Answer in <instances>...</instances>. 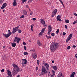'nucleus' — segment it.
Here are the masks:
<instances>
[{
	"mask_svg": "<svg viewBox=\"0 0 77 77\" xmlns=\"http://www.w3.org/2000/svg\"><path fill=\"white\" fill-rule=\"evenodd\" d=\"M4 1V0H0V4H2Z\"/></svg>",
	"mask_w": 77,
	"mask_h": 77,
	"instance_id": "nucleus-27",
	"label": "nucleus"
},
{
	"mask_svg": "<svg viewBox=\"0 0 77 77\" xmlns=\"http://www.w3.org/2000/svg\"><path fill=\"white\" fill-rule=\"evenodd\" d=\"M2 35H3L4 36H5V34L3 33Z\"/></svg>",
	"mask_w": 77,
	"mask_h": 77,
	"instance_id": "nucleus-60",
	"label": "nucleus"
},
{
	"mask_svg": "<svg viewBox=\"0 0 77 77\" xmlns=\"http://www.w3.org/2000/svg\"><path fill=\"white\" fill-rule=\"evenodd\" d=\"M13 66L15 69L13 70V75H15V74L17 73L18 72H19L20 69L19 68L18 66L15 65V64H13Z\"/></svg>",
	"mask_w": 77,
	"mask_h": 77,
	"instance_id": "nucleus-2",
	"label": "nucleus"
},
{
	"mask_svg": "<svg viewBox=\"0 0 77 77\" xmlns=\"http://www.w3.org/2000/svg\"><path fill=\"white\" fill-rule=\"evenodd\" d=\"M11 45L13 47H15L16 46V44L15 43H11Z\"/></svg>",
	"mask_w": 77,
	"mask_h": 77,
	"instance_id": "nucleus-17",
	"label": "nucleus"
},
{
	"mask_svg": "<svg viewBox=\"0 0 77 77\" xmlns=\"http://www.w3.org/2000/svg\"><path fill=\"white\" fill-rule=\"evenodd\" d=\"M7 72L9 76V77H12V74H11V71H10V70H9V69H8L7 70Z\"/></svg>",
	"mask_w": 77,
	"mask_h": 77,
	"instance_id": "nucleus-13",
	"label": "nucleus"
},
{
	"mask_svg": "<svg viewBox=\"0 0 77 77\" xmlns=\"http://www.w3.org/2000/svg\"><path fill=\"white\" fill-rule=\"evenodd\" d=\"M75 57L76 58H77V54H76L75 55Z\"/></svg>",
	"mask_w": 77,
	"mask_h": 77,
	"instance_id": "nucleus-59",
	"label": "nucleus"
},
{
	"mask_svg": "<svg viewBox=\"0 0 77 77\" xmlns=\"http://www.w3.org/2000/svg\"><path fill=\"white\" fill-rule=\"evenodd\" d=\"M33 25H32L31 26V29H33Z\"/></svg>",
	"mask_w": 77,
	"mask_h": 77,
	"instance_id": "nucleus-48",
	"label": "nucleus"
},
{
	"mask_svg": "<svg viewBox=\"0 0 77 77\" xmlns=\"http://www.w3.org/2000/svg\"><path fill=\"white\" fill-rule=\"evenodd\" d=\"M72 34H70L68 36V38L71 39V38H72Z\"/></svg>",
	"mask_w": 77,
	"mask_h": 77,
	"instance_id": "nucleus-23",
	"label": "nucleus"
},
{
	"mask_svg": "<svg viewBox=\"0 0 77 77\" xmlns=\"http://www.w3.org/2000/svg\"><path fill=\"white\" fill-rule=\"evenodd\" d=\"M38 44L39 46H42V45L41 44V42L39 40H38Z\"/></svg>",
	"mask_w": 77,
	"mask_h": 77,
	"instance_id": "nucleus-19",
	"label": "nucleus"
},
{
	"mask_svg": "<svg viewBox=\"0 0 77 77\" xmlns=\"http://www.w3.org/2000/svg\"><path fill=\"white\" fill-rule=\"evenodd\" d=\"M32 20H33V21H36V19L35 18H32Z\"/></svg>",
	"mask_w": 77,
	"mask_h": 77,
	"instance_id": "nucleus-41",
	"label": "nucleus"
},
{
	"mask_svg": "<svg viewBox=\"0 0 77 77\" xmlns=\"http://www.w3.org/2000/svg\"><path fill=\"white\" fill-rule=\"evenodd\" d=\"M1 71L2 72H3L5 71V69H2V70H1Z\"/></svg>",
	"mask_w": 77,
	"mask_h": 77,
	"instance_id": "nucleus-34",
	"label": "nucleus"
},
{
	"mask_svg": "<svg viewBox=\"0 0 77 77\" xmlns=\"http://www.w3.org/2000/svg\"><path fill=\"white\" fill-rule=\"evenodd\" d=\"M22 60L23 61L22 63V66H24V64L26 65V64H27V60L26 59H23Z\"/></svg>",
	"mask_w": 77,
	"mask_h": 77,
	"instance_id": "nucleus-4",
	"label": "nucleus"
},
{
	"mask_svg": "<svg viewBox=\"0 0 77 77\" xmlns=\"http://www.w3.org/2000/svg\"><path fill=\"white\" fill-rule=\"evenodd\" d=\"M36 71L38 69V66L36 67Z\"/></svg>",
	"mask_w": 77,
	"mask_h": 77,
	"instance_id": "nucleus-50",
	"label": "nucleus"
},
{
	"mask_svg": "<svg viewBox=\"0 0 77 77\" xmlns=\"http://www.w3.org/2000/svg\"><path fill=\"white\" fill-rule=\"evenodd\" d=\"M19 26H18L15 27L13 29L12 32V33H13V34H14V33H15L16 32L18 31V30H19L18 29L19 28Z\"/></svg>",
	"mask_w": 77,
	"mask_h": 77,
	"instance_id": "nucleus-3",
	"label": "nucleus"
},
{
	"mask_svg": "<svg viewBox=\"0 0 77 77\" xmlns=\"http://www.w3.org/2000/svg\"><path fill=\"white\" fill-rule=\"evenodd\" d=\"M33 28H31V30L32 31V32H33Z\"/></svg>",
	"mask_w": 77,
	"mask_h": 77,
	"instance_id": "nucleus-58",
	"label": "nucleus"
},
{
	"mask_svg": "<svg viewBox=\"0 0 77 77\" xmlns=\"http://www.w3.org/2000/svg\"><path fill=\"white\" fill-rule=\"evenodd\" d=\"M26 8H29V6H28V5H26Z\"/></svg>",
	"mask_w": 77,
	"mask_h": 77,
	"instance_id": "nucleus-57",
	"label": "nucleus"
},
{
	"mask_svg": "<svg viewBox=\"0 0 77 77\" xmlns=\"http://www.w3.org/2000/svg\"><path fill=\"white\" fill-rule=\"evenodd\" d=\"M54 75H51V77H54Z\"/></svg>",
	"mask_w": 77,
	"mask_h": 77,
	"instance_id": "nucleus-52",
	"label": "nucleus"
},
{
	"mask_svg": "<svg viewBox=\"0 0 77 77\" xmlns=\"http://www.w3.org/2000/svg\"><path fill=\"white\" fill-rule=\"evenodd\" d=\"M16 41L17 43H19V40H18V39H16Z\"/></svg>",
	"mask_w": 77,
	"mask_h": 77,
	"instance_id": "nucleus-40",
	"label": "nucleus"
},
{
	"mask_svg": "<svg viewBox=\"0 0 77 77\" xmlns=\"http://www.w3.org/2000/svg\"><path fill=\"white\" fill-rule=\"evenodd\" d=\"M77 21L76 20L73 22V24H75V23H77Z\"/></svg>",
	"mask_w": 77,
	"mask_h": 77,
	"instance_id": "nucleus-37",
	"label": "nucleus"
},
{
	"mask_svg": "<svg viewBox=\"0 0 77 77\" xmlns=\"http://www.w3.org/2000/svg\"><path fill=\"white\" fill-rule=\"evenodd\" d=\"M11 35H12V34H10V33H8V34H5V38H9V36H11Z\"/></svg>",
	"mask_w": 77,
	"mask_h": 77,
	"instance_id": "nucleus-14",
	"label": "nucleus"
},
{
	"mask_svg": "<svg viewBox=\"0 0 77 77\" xmlns=\"http://www.w3.org/2000/svg\"><path fill=\"white\" fill-rule=\"evenodd\" d=\"M51 31V25H49L48 27V34L50 35V32Z\"/></svg>",
	"mask_w": 77,
	"mask_h": 77,
	"instance_id": "nucleus-5",
	"label": "nucleus"
},
{
	"mask_svg": "<svg viewBox=\"0 0 77 77\" xmlns=\"http://www.w3.org/2000/svg\"><path fill=\"white\" fill-rule=\"evenodd\" d=\"M57 10L56 9H54V11H53L52 14V17H54V15H55L57 13ZM53 12L54 13V14L53 13Z\"/></svg>",
	"mask_w": 77,
	"mask_h": 77,
	"instance_id": "nucleus-7",
	"label": "nucleus"
},
{
	"mask_svg": "<svg viewBox=\"0 0 77 77\" xmlns=\"http://www.w3.org/2000/svg\"><path fill=\"white\" fill-rule=\"evenodd\" d=\"M18 39V37H16L15 38V39Z\"/></svg>",
	"mask_w": 77,
	"mask_h": 77,
	"instance_id": "nucleus-54",
	"label": "nucleus"
},
{
	"mask_svg": "<svg viewBox=\"0 0 77 77\" xmlns=\"http://www.w3.org/2000/svg\"><path fill=\"white\" fill-rule=\"evenodd\" d=\"M41 20V23H42H42H43V22L44 21V20H43V19H40Z\"/></svg>",
	"mask_w": 77,
	"mask_h": 77,
	"instance_id": "nucleus-30",
	"label": "nucleus"
},
{
	"mask_svg": "<svg viewBox=\"0 0 77 77\" xmlns=\"http://www.w3.org/2000/svg\"><path fill=\"white\" fill-rule=\"evenodd\" d=\"M62 73L61 72H60L58 75V77H64V76H62Z\"/></svg>",
	"mask_w": 77,
	"mask_h": 77,
	"instance_id": "nucleus-16",
	"label": "nucleus"
},
{
	"mask_svg": "<svg viewBox=\"0 0 77 77\" xmlns=\"http://www.w3.org/2000/svg\"><path fill=\"white\" fill-rule=\"evenodd\" d=\"M71 48V47L70 46H68L67 47V49H68V50H69Z\"/></svg>",
	"mask_w": 77,
	"mask_h": 77,
	"instance_id": "nucleus-33",
	"label": "nucleus"
},
{
	"mask_svg": "<svg viewBox=\"0 0 77 77\" xmlns=\"http://www.w3.org/2000/svg\"><path fill=\"white\" fill-rule=\"evenodd\" d=\"M32 1H33V0H30V1H28V2H32Z\"/></svg>",
	"mask_w": 77,
	"mask_h": 77,
	"instance_id": "nucleus-56",
	"label": "nucleus"
},
{
	"mask_svg": "<svg viewBox=\"0 0 77 77\" xmlns=\"http://www.w3.org/2000/svg\"><path fill=\"white\" fill-rule=\"evenodd\" d=\"M46 38H47L48 39H50V38H51V37L50 36H48L47 35H46Z\"/></svg>",
	"mask_w": 77,
	"mask_h": 77,
	"instance_id": "nucleus-24",
	"label": "nucleus"
},
{
	"mask_svg": "<svg viewBox=\"0 0 77 77\" xmlns=\"http://www.w3.org/2000/svg\"><path fill=\"white\" fill-rule=\"evenodd\" d=\"M20 41L21 40V38H17Z\"/></svg>",
	"mask_w": 77,
	"mask_h": 77,
	"instance_id": "nucleus-55",
	"label": "nucleus"
},
{
	"mask_svg": "<svg viewBox=\"0 0 77 77\" xmlns=\"http://www.w3.org/2000/svg\"><path fill=\"white\" fill-rule=\"evenodd\" d=\"M71 40L70 38H67L66 40V42H68V41H69V40Z\"/></svg>",
	"mask_w": 77,
	"mask_h": 77,
	"instance_id": "nucleus-28",
	"label": "nucleus"
},
{
	"mask_svg": "<svg viewBox=\"0 0 77 77\" xmlns=\"http://www.w3.org/2000/svg\"><path fill=\"white\" fill-rule=\"evenodd\" d=\"M42 72H44V74H46L47 73V70L45 69V68L44 66H42Z\"/></svg>",
	"mask_w": 77,
	"mask_h": 77,
	"instance_id": "nucleus-6",
	"label": "nucleus"
},
{
	"mask_svg": "<svg viewBox=\"0 0 77 77\" xmlns=\"http://www.w3.org/2000/svg\"><path fill=\"white\" fill-rule=\"evenodd\" d=\"M23 45H26V44H26V42H23Z\"/></svg>",
	"mask_w": 77,
	"mask_h": 77,
	"instance_id": "nucleus-44",
	"label": "nucleus"
},
{
	"mask_svg": "<svg viewBox=\"0 0 77 77\" xmlns=\"http://www.w3.org/2000/svg\"><path fill=\"white\" fill-rule=\"evenodd\" d=\"M24 55H27L28 54V53L27 52H25L23 53Z\"/></svg>",
	"mask_w": 77,
	"mask_h": 77,
	"instance_id": "nucleus-29",
	"label": "nucleus"
},
{
	"mask_svg": "<svg viewBox=\"0 0 77 77\" xmlns=\"http://www.w3.org/2000/svg\"><path fill=\"white\" fill-rule=\"evenodd\" d=\"M14 42H16V40L15 39H14Z\"/></svg>",
	"mask_w": 77,
	"mask_h": 77,
	"instance_id": "nucleus-63",
	"label": "nucleus"
},
{
	"mask_svg": "<svg viewBox=\"0 0 77 77\" xmlns=\"http://www.w3.org/2000/svg\"><path fill=\"white\" fill-rule=\"evenodd\" d=\"M18 33H21V30H19Z\"/></svg>",
	"mask_w": 77,
	"mask_h": 77,
	"instance_id": "nucleus-46",
	"label": "nucleus"
},
{
	"mask_svg": "<svg viewBox=\"0 0 77 77\" xmlns=\"http://www.w3.org/2000/svg\"><path fill=\"white\" fill-rule=\"evenodd\" d=\"M14 6H17V2L16 0H14V2L13 3Z\"/></svg>",
	"mask_w": 77,
	"mask_h": 77,
	"instance_id": "nucleus-15",
	"label": "nucleus"
},
{
	"mask_svg": "<svg viewBox=\"0 0 77 77\" xmlns=\"http://www.w3.org/2000/svg\"><path fill=\"white\" fill-rule=\"evenodd\" d=\"M37 63L38 64H39V60H37Z\"/></svg>",
	"mask_w": 77,
	"mask_h": 77,
	"instance_id": "nucleus-35",
	"label": "nucleus"
},
{
	"mask_svg": "<svg viewBox=\"0 0 77 77\" xmlns=\"http://www.w3.org/2000/svg\"><path fill=\"white\" fill-rule=\"evenodd\" d=\"M6 6H7V4L6 3H5L2 6V7L1 8V9H4L5 8H6Z\"/></svg>",
	"mask_w": 77,
	"mask_h": 77,
	"instance_id": "nucleus-12",
	"label": "nucleus"
},
{
	"mask_svg": "<svg viewBox=\"0 0 77 77\" xmlns=\"http://www.w3.org/2000/svg\"><path fill=\"white\" fill-rule=\"evenodd\" d=\"M24 18V15H22L20 17V18Z\"/></svg>",
	"mask_w": 77,
	"mask_h": 77,
	"instance_id": "nucleus-38",
	"label": "nucleus"
},
{
	"mask_svg": "<svg viewBox=\"0 0 77 77\" xmlns=\"http://www.w3.org/2000/svg\"><path fill=\"white\" fill-rule=\"evenodd\" d=\"M65 27L66 28V29H67V26L66 25H65Z\"/></svg>",
	"mask_w": 77,
	"mask_h": 77,
	"instance_id": "nucleus-51",
	"label": "nucleus"
},
{
	"mask_svg": "<svg viewBox=\"0 0 77 77\" xmlns=\"http://www.w3.org/2000/svg\"><path fill=\"white\" fill-rule=\"evenodd\" d=\"M30 12V15H32V14H33V12H32V11H31Z\"/></svg>",
	"mask_w": 77,
	"mask_h": 77,
	"instance_id": "nucleus-42",
	"label": "nucleus"
},
{
	"mask_svg": "<svg viewBox=\"0 0 77 77\" xmlns=\"http://www.w3.org/2000/svg\"><path fill=\"white\" fill-rule=\"evenodd\" d=\"M17 77H20V75H18L17 76Z\"/></svg>",
	"mask_w": 77,
	"mask_h": 77,
	"instance_id": "nucleus-64",
	"label": "nucleus"
},
{
	"mask_svg": "<svg viewBox=\"0 0 77 77\" xmlns=\"http://www.w3.org/2000/svg\"><path fill=\"white\" fill-rule=\"evenodd\" d=\"M56 32V33L57 34V33H59V29H57V31Z\"/></svg>",
	"mask_w": 77,
	"mask_h": 77,
	"instance_id": "nucleus-32",
	"label": "nucleus"
},
{
	"mask_svg": "<svg viewBox=\"0 0 77 77\" xmlns=\"http://www.w3.org/2000/svg\"><path fill=\"white\" fill-rule=\"evenodd\" d=\"M32 57L33 59H36L38 57V56L37 55L36 53H35L32 54Z\"/></svg>",
	"mask_w": 77,
	"mask_h": 77,
	"instance_id": "nucleus-10",
	"label": "nucleus"
},
{
	"mask_svg": "<svg viewBox=\"0 0 77 77\" xmlns=\"http://www.w3.org/2000/svg\"><path fill=\"white\" fill-rule=\"evenodd\" d=\"M52 68H53V69H54V70H55V71H56V70L57 69V67L55 66H52Z\"/></svg>",
	"mask_w": 77,
	"mask_h": 77,
	"instance_id": "nucleus-22",
	"label": "nucleus"
},
{
	"mask_svg": "<svg viewBox=\"0 0 77 77\" xmlns=\"http://www.w3.org/2000/svg\"><path fill=\"white\" fill-rule=\"evenodd\" d=\"M45 66L46 69L48 71H49V69H50V66H49V65H48V63H45Z\"/></svg>",
	"mask_w": 77,
	"mask_h": 77,
	"instance_id": "nucleus-8",
	"label": "nucleus"
},
{
	"mask_svg": "<svg viewBox=\"0 0 77 77\" xmlns=\"http://www.w3.org/2000/svg\"><path fill=\"white\" fill-rule=\"evenodd\" d=\"M22 1V3H24V2H26V1H27V0H20Z\"/></svg>",
	"mask_w": 77,
	"mask_h": 77,
	"instance_id": "nucleus-26",
	"label": "nucleus"
},
{
	"mask_svg": "<svg viewBox=\"0 0 77 77\" xmlns=\"http://www.w3.org/2000/svg\"><path fill=\"white\" fill-rule=\"evenodd\" d=\"M24 50H27V48L26 47V46H24Z\"/></svg>",
	"mask_w": 77,
	"mask_h": 77,
	"instance_id": "nucleus-36",
	"label": "nucleus"
},
{
	"mask_svg": "<svg viewBox=\"0 0 77 77\" xmlns=\"http://www.w3.org/2000/svg\"><path fill=\"white\" fill-rule=\"evenodd\" d=\"M75 74V72H72L71 75H70V77H74V75Z\"/></svg>",
	"mask_w": 77,
	"mask_h": 77,
	"instance_id": "nucleus-21",
	"label": "nucleus"
},
{
	"mask_svg": "<svg viewBox=\"0 0 77 77\" xmlns=\"http://www.w3.org/2000/svg\"><path fill=\"white\" fill-rule=\"evenodd\" d=\"M8 33H10L11 34H12V32H10V30H8Z\"/></svg>",
	"mask_w": 77,
	"mask_h": 77,
	"instance_id": "nucleus-47",
	"label": "nucleus"
},
{
	"mask_svg": "<svg viewBox=\"0 0 77 77\" xmlns=\"http://www.w3.org/2000/svg\"><path fill=\"white\" fill-rule=\"evenodd\" d=\"M72 47H73V48H75V47H76V46H75V45H73Z\"/></svg>",
	"mask_w": 77,
	"mask_h": 77,
	"instance_id": "nucleus-49",
	"label": "nucleus"
},
{
	"mask_svg": "<svg viewBox=\"0 0 77 77\" xmlns=\"http://www.w3.org/2000/svg\"><path fill=\"white\" fill-rule=\"evenodd\" d=\"M51 35L52 36H54V33H52L51 34Z\"/></svg>",
	"mask_w": 77,
	"mask_h": 77,
	"instance_id": "nucleus-39",
	"label": "nucleus"
},
{
	"mask_svg": "<svg viewBox=\"0 0 77 77\" xmlns=\"http://www.w3.org/2000/svg\"><path fill=\"white\" fill-rule=\"evenodd\" d=\"M61 3L62 4V5L63 4V2H62V1L61 2Z\"/></svg>",
	"mask_w": 77,
	"mask_h": 77,
	"instance_id": "nucleus-61",
	"label": "nucleus"
},
{
	"mask_svg": "<svg viewBox=\"0 0 77 77\" xmlns=\"http://www.w3.org/2000/svg\"><path fill=\"white\" fill-rule=\"evenodd\" d=\"M63 36H65V35H66V33L63 32Z\"/></svg>",
	"mask_w": 77,
	"mask_h": 77,
	"instance_id": "nucleus-43",
	"label": "nucleus"
},
{
	"mask_svg": "<svg viewBox=\"0 0 77 77\" xmlns=\"http://www.w3.org/2000/svg\"><path fill=\"white\" fill-rule=\"evenodd\" d=\"M59 47V44L57 43H54L51 44L50 47V50L52 52H54L56 49H57Z\"/></svg>",
	"mask_w": 77,
	"mask_h": 77,
	"instance_id": "nucleus-1",
	"label": "nucleus"
},
{
	"mask_svg": "<svg viewBox=\"0 0 77 77\" xmlns=\"http://www.w3.org/2000/svg\"><path fill=\"white\" fill-rule=\"evenodd\" d=\"M65 21L66 23H69V20H65Z\"/></svg>",
	"mask_w": 77,
	"mask_h": 77,
	"instance_id": "nucleus-25",
	"label": "nucleus"
},
{
	"mask_svg": "<svg viewBox=\"0 0 77 77\" xmlns=\"http://www.w3.org/2000/svg\"><path fill=\"white\" fill-rule=\"evenodd\" d=\"M53 73H54H54H55V72H54V71H53Z\"/></svg>",
	"mask_w": 77,
	"mask_h": 77,
	"instance_id": "nucleus-62",
	"label": "nucleus"
},
{
	"mask_svg": "<svg viewBox=\"0 0 77 77\" xmlns=\"http://www.w3.org/2000/svg\"><path fill=\"white\" fill-rule=\"evenodd\" d=\"M61 18V17L60 16V15L57 16V20L59 21H62V20H61V19H60Z\"/></svg>",
	"mask_w": 77,
	"mask_h": 77,
	"instance_id": "nucleus-11",
	"label": "nucleus"
},
{
	"mask_svg": "<svg viewBox=\"0 0 77 77\" xmlns=\"http://www.w3.org/2000/svg\"><path fill=\"white\" fill-rule=\"evenodd\" d=\"M23 15H27V12L26 11L24 10L23 11Z\"/></svg>",
	"mask_w": 77,
	"mask_h": 77,
	"instance_id": "nucleus-18",
	"label": "nucleus"
},
{
	"mask_svg": "<svg viewBox=\"0 0 77 77\" xmlns=\"http://www.w3.org/2000/svg\"><path fill=\"white\" fill-rule=\"evenodd\" d=\"M42 24H43V26L44 27H45V26H47V24H45V20H44L43 21V23H42Z\"/></svg>",
	"mask_w": 77,
	"mask_h": 77,
	"instance_id": "nucleus-20",
	"label": "nucleus"
},
{
	"mask_svg": "<svg viewBox=\"0 0 77 77\" xmlns=\"http://www.w3.org/2000/svg\"><path fill=\"white\" fill-rule=\"evenodd\" d=\"M44 72H42L39 75H44Z\"/></svg>",
	"mask_w": 77,
	"mask_h": 77,
	"instance_id": "nucleus-31",
	"label": "nucleus"
},
{
	"mask_svg": "<svg viewBox=\"0 0 77 77\" xmlns=\"http://www.w3.org/2000/svg\"><path fill=\"white\" fill-rule=\"evenodd\" d=\"M35 51V50H31L30 51Z\"/></svg>",
	"mask_w": 77,
	"mask_h": 77,
	"instance_id": "nucleus-45",
	"label": "nucleus"
},
{
	"mask_svg": "<svg viewBox=\"0 0 77 77\" xmlns=\"http://www.w3.org/2000/svg\"><path fill=\"white\" fill-rule=\"evenodd\" d=\"M45 28H43L41 31V32L39 34V36H41L43 33H44V31H45Z\"/></svg>",
	"mask_w": 77,
	"mask_h": 77,
	"instance_id": "nucleus-9",
	"label": "nucleus"
},
{
	"mask_svg": "<svg viewBox=\"0 0 77 77\" xmlns=\"http://www.w3.org/2000/svg\"><path fill=\"white\" fill-rule=\"evenodd\" d=\"M73 14L75 16H77V14H76V13H74Z\"/></svg>",
	"mask_w": 77,
	"mask_h": 77,
	"instance_id": "nucleus-53",
	"label": "nucleus"
}]
</instances>
